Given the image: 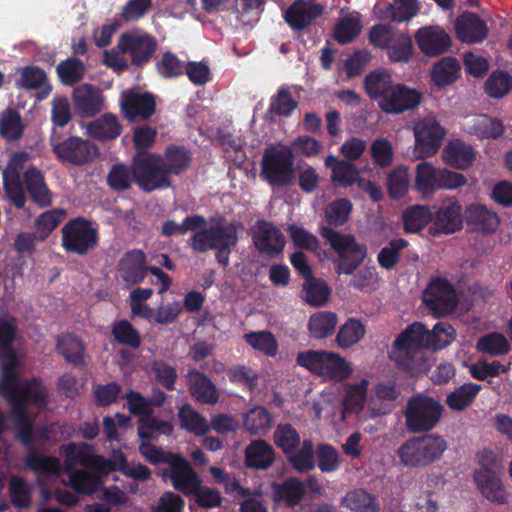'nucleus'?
<instances>
[{"label": "nucleus", "mask_w": 512, "mask_h": 512, "mask_svg": "<svg viewBox=\"0 0 512 512\" xmlns=\"http://www.w3.org/2000/svg\"><path fill=\"white\" fill-rule=\"evenodd\" d=\"M62 451L69 484L80 493L92 494L102 484V476L116 470L123 472L128 465L121 450H114L110 459L95 454L93 448L85 443L68 444Z\"/></svg>", "instance_id": "f257e3e1"}, {"label": "nucleus", "mask_w": 512, "mask_h": 512, "mask_svg": "<svg viewBox=\"0 0 512 512\" xmlns=\"http://www.w3.org/2000/svg\"><path fill=\"white\" fill-rule=\"evenodd\" d=\"M17 384L22 393L18 399H12L6 393L1 372L0 390L12 403L13 412L11 420L5 419L0 413V433L4 429L12 428L24 444H29L33 435L30 405L34 404L37 408H43L46 405L47 392L45 387L37 381L20 383L17 379Z\"/></svg>", "instance_id": "f03ea898"}, {"label": "nucleus", "mask_w": 512, "mask_h": 512, "mask_svg": "<svg viewBox=\"0 0 512 512\" xmlns=\"http://www.w3.org/2000/svg\"><path fill=\"white\" fill-rule=\"evenodd\" d=\"M161 167L157 155H138L134 158L132 168L123 164L114 165L107 176L108 185L114 190H126L136 182L145 191H153L170 185L163 172H155Z\"/></svg>", "instance_id": "7ed1b4c3"}, {"label": "nucleus", "mask_w": 512, "mask_h": 512, "mask_svg": "<svg viewBox=\"0 0 512 512\" xmlns=\"http://www.w3.org/2000/svg\"><path fill=\"white\" fill-rule=\"evenodd\" d=\"M242 230L243 226L238 222H229L221 217H211L208 220L204 218L203 225L192 235L190 245L198 252L218 249V261L228 265V254L236 245Z\"/></svg>", "instance_id": "20e7f679"}, {"label": "nucleus", "mask_w": 512, "mask_h": 512, "mask_svg": "<svg viewBox=\"0 0 512 512\" xmlns=\"http://www.w3.org/2000/svg\"><path fill=\"white\" fill-rule=\"evenodd\" d=\"M447 448L448 444L442 436H416L409 438L398 448L397 456L405 467H427L440 460Z\"/></svg>", "instance_id": "39448f33"}, {"label": "nucleus", "mask_w": 512, "mask_h": 512, "mask_svg": "<svg viewBox=\"0 0 512 512\" xmlns=\"http://www.w3.org/2000/svg\"><path fill=\"white\" fill-rule=\"evenodd\" d=\"M297 363L317 376L336 382H343L353 374L352 363L333 351H304L298 354Z\"/></svg>", "instance_id": "423d86ee"}, {"label": "nucleus", "mask_w": 512, "mask_h": 512, "mask_svg": "<svg viewBox=\"0 0 512 512\" xmlns=\"http://www.w3.org/2000/svg\"><path fill=\"white\" fill-rule=\"evenodd\" d=\"M16 338L15 320L9 316L0 317V364L6 393L12 399H18L22 393L17 384L16 370L21 365V358L12 350Z\"/></svg>", "instance_id": "0eeeda50"}, {"label": "nucleus", "mask_w": 512, "mask_h": 512, "mask_svg": "<svg viewBox=\"0 0 512 512\" xmlns=\"http://www.w3.org/2000/svg\"><path fill=\"white\" fill-rule=\"evenodd\" d=\"M320 234L338 256L335 262L338 273L350 275L364 261L367 255V247L358 243L354 236L340 233L328 227H322Z\"/></svg>", "instance_id": "6e6552de"}, {"label": "nucleus", "mask_w": 512, "mask_h": 512, "mask_svg": "<svg viewBox=\"0 0 512 512\" xmlns=\"http://www.w3.org/2000/svg\"><path fill=\"white\" fill-rule=\"evenodd\" d=\"M443 406L439 401L425 395H416L408 400L405 408V424L413 433L433 429L439 422Z\"/></svg>", "instance_id": "1a4fd4ad"}, {"label": "nucleus", "mask_w": 512, "mask_h": 512, "mask_svg": "<svg viewBox=\"0 0 512 512\" xmlns=\"http://www.w3.org/2000/svg\"><path fill=\"white\" fill-rule=\"evenodd\" d=\"M261 175L272 185H286L294 179L293 154L289 147L266 150Z\"/></svg>", "instance_id": "9d476101"}, {"label": "nucleus", "mask_w": 512, "mask_h": 512, "mask_svg": "<svg viewBox=\"0 0 512 512\" xmlns=\"http://www.w3.org/2000/svg\"><path fill=\"white\" fill-rule=\"evenodd\" d=\"M444 135V128L433 115L420 119L414 126V157L425 159L434 156L442 144Z\"/></svg>", "instance_id": "9b49d317"}, {"label": "nucleus", "mask_w": 512, "mask_h": 512, "mask_svg": "<svg viewBox=\"0 0 512 512\" xmlns=\"http://www.w3.org/2000/svg\"><path fill=\"white\" fill-rule=\"evenodd\" d=\"M165 482L186 496L192 495L201 484V480L189 462L179 454H170L168 464L161 472Z\"/></svg>", "instance_id": "f8f14e48"}, {"label": "nucleus", "mask_w": 512, "mask_h": 512, "mask_svg": "<svg viewBox=\"0 0 512 512\" xmlns=\"http://www.w3.org/2000/svg\"><path fill=\"white\" fill-rule=\"evenodd\" d=\"M422 347H428L427 328L420 322H414L398 335L389 355L396 363L408 366L411 354Z\"/></svg>", "instance_id": "ddd939ff"}, {"label": "nucleus", "mask_w": 512, "mask_h": 512, "mask_svg": "<svg viewBox=\"0 0 512 512\" xmlns=\"http://www.w3.org/2000/svg\"><path fill=\"white\" fill-rule=\"evenodd\" d=\"M173 431V426L166 421L158 419H142L138 427V435L141 440L140 452L152 464L166 463L171 453H165L162 450L150 445L149 441L157 440V433L169 435Z\"/></svg>", "instance_id": "4468645a"}, {"label": "nucleus", "mask_w": 512, "mask_h": 512, "mask_svg": "<svg viewBox=\"0 0 512 512\" xmlns=\"http://www.w3.org/2000/svg\"><path fill=\"white\" fill-rule=\"evenodd\" d=\"M96 229L82 218L70 220L62 229L63 246L67 251L83 254L96 245Z\"/></svg>", "instance_id": "2eb2a0df"}, {"label": "nucleus", "mask_w": 512, "mask_h": 512, "mask_svg": "<svg viewBox=\"0 0 512 512\" xmlns=\"http://www.w3.org/2000/svg\"><path fill=\"white\" fill-rule=\"evenodd\" d=\"M424 302L438 314L451 312L457 304V296L452 285L444 278H434L424 292Z\"/></svg>", "instance_id": "dca6fc26"}, {"label": "nucleus", "mask_w": 512, "mask_h": 512, "mask_svg": "<svg viewBox=\"0 0 512 512\" xmlns=\"http://www.w3.org/2000/svg\"><path fill=\"white\" fill-rule=\"evenodd\" d=\"M422 94L413 87L395 83L388 95L380 102L379 108L387 114H401L420 105Z\"/></svg>", "instance_id": "f3484780"}, {"label": "nucleus", "mask_w": 512, "mask_h": 512, "mask_svg": "<svg viewBox=\"0 0 512 512\" xmlns=\"http://www.w3.org/2000/svg\"><path fill=\"white\" fill-rule=\"evenodd\" d=\"M59 159L75 165H82L98 156L95 144L79 137H70L54 147Z\"/></svg>", "instance_id": "a211bd4d"}, {"label": "nucleus", "mask_w": 512, "mask_h": 512, "mask_svg": "<svg viewBox=\"0 0 512 512\" xmlns=\"http://www.w3.org/2000/svg\"><path fill=\"white\" fill-rule=\"evenodd\" d=\"M27 153L14 154L3 172L4 187L9 199L15 206L21 208L24 206L26 197L20 180V171L23 165L28 161Z\"/></svg>", "instance_id": "6ab92c4d"}, {"label": "nucleus", "mask_w": 512, "mask_h": 512, "mask_svg": "<svg viewBox=\"0 0 512 512\" xmlns=\"http://www.w3.org/2000/svg\"><path fill=\"white\" fill-rule=\"evenodd\" d=\"M253 241L257 250L268 256L280 254L286 243L280 230L266 221H259L254 226Z\"/></svg>", "instance_id": "aec40b11"}, {"label": "nucleus", "mask_w": 512, "mask_h": 512, "mask_svg": "<svg viewBox=\"0 0 512 512\" xmlns=\"http://www.w3.org/2000/svg\"><path fill=\"white\" fill-rule=\"evenodd\" d=\"M418 48L428 57L438 56L448 50L451 39L439 26H425L415 33Z\"/></svg>", "instance_id": "412c9836"}, {"label": "nucleus", "mask_w": 512, "mask_h": 512, "mask_svg": "<svg viewBox=\"0 0 512 512\" xmlns=\"http://www.w3.org/2000/svg\"><path fill=\"white\" fill-rule=\"evenodd\" d=\"M462 227V208L455 199L442 202L439 209L432 214V233H453Z\"/></svg>", "instance_id": "4be33fe9"}, {"label": "nucleus", "mask_w": 512, "mask_h": 512, "mask_svg": "<svg viewBox=\"0 0 512 512\" xmlns=\"http://www.w3.org/2000/svg\"><path fill=\"white\" fill-rule=\"evenodd\" d=\"M118 48L129 52L135 64H141L151 57L155 50V41L149 35L135 30L120 37Z\"/></svg>", "instance_id": "5701e85b"}, {"label": "nucleus", "mask_w": 512, "mask_h": 512, "mask_svg": "<svg viewBox=\"0 0 512 512\" xmlns=\"http://www.w3.org/2000/svg\"><path fill=\"white\" fill-rule=\"evenodd\" d=\"M120 103L124 115L130 120L136 117L146 119L155 112V100L149 93L125 90L121 94Z\"/></svg>", "instance_id": "b1692460"}, {"label": "nucleus", "mask_w": 512, "mask_h": 512, "mask_svg": "<svg viewBox=\"0 0 512 512\" xmlns=\"http://www.w3.org/2000/svg\"><path fill=\"white\" fill-rule=\"evenodd\" d=\"M399 395L400 391L393 381L385 380L378 382L371 390L368 400L371 416L376 417L389 413Z\"/></svg>", "instance_id": "393cba45"}, {"label": "nucleus", "mask_w": 512, "mask_h": 512, "mask_svg": "<svg viewBox=\"0 0 512 512\" xmlns=\"http://www.w3.org/2000/svg\"><path fill=\"white\" fill-rule=\"evenodd\" d=\"M462 127L468 134L475 135L481 139H495L504 133L502 121L486 114L465 117Z\"/></svg>", "instance_id": "a878e982"}, {"label": "nucleus", "mask_w": 512, "mask_h": 512, "mask_svg": "<svg viewBox=\"0 0 512 512\" xmlns=\"http://www.w3.org/2000/svg\"><path fill=\"white\" fill-rule=\"evenodd\" d=\"M324 165L331 170V181L337 187L358 185L362 179L360 169L355 164L333 154L325 158Z\"/></svg>", "instance_id": "bb28decb"}, {"label": "nucleus", "mask_w": 512, "mask_h": 512, "mask_svg": "<svg viewBox=\"0 0 512 512\" xmlns=\"http://www.w3.org/2000/svg\"><path fill=\"white\" fill-rule=\"evenodd\" d=\"M474 480L482 495L490 502L505 505L510 493L495 472H475Z\"/></svg>", "instance_id": "cd10ccee"}, {"label": "nucleus", "mask_w": 512, "mask_h": 512, "mask_svg": "<svg viewBox=\"0 0 512 512\" xmlns=\"http://www.w3.org/2000/svg\"><path fill=\"white\" fill-rule=\"evenodd\" d=\"M75 109L83 116L91 117L100 112L104 106V98L99 89L90 85H82L74 90Z\"/></svg>", "instance_id": "c85d7f7f"}, {"label": "nucleus", "mask_w": 512, "mask_h": 512, "mask_svg": "<svg viewBox=\"0 0 512 512\" xmlns=\"http://www.w3.org/2000/svg\"><path fill=\"white\" fill-rule=\"evenodd\" d=\"M271 489L273 501L284 503L288 507L298 505L306 493L305 485L296 477H290L281 483H273Z\"/></svg>", "instance_id": "c756f323"}, {"label": "nucleus", "mask_w": 512, "mask_h": 512, "mask_svg": "<svg viewBox=\"0 0 512 512\" xmlns=\"http://www.w3.org/2000/svg\"><path fill=\"white\" fill-rule=\"evenodd\" d=\"M149 268L145 265V255L140 250L128 252L119 263V276L127 284L141 282Z\"/></svg>", "instance_id": "7c9ffc66"}, {"label": "nucleus", "mask_w": 512, "mask_h": 512, "mask_svg": "<svg viewBox=\"0 0 512 512\" xmlns=\"http://www.w3.org/2000/svg\"><path fill=\"white\" fill-rule=\"evenodd\" d=\"M338 326V316L335 312L322 310L312 313L307 320L309 336L322 340L332 336Z\"/></svg>", "instance_id": "2f4dec72"}, {"label": "nucleus", "mask_w": 512, "mask_h": 512, "mask_svg": "<svg viewBox=\"0 0 512 512\" xmlns=\"http://www.w3.org/2000/svg\"><path fill=\"white\" fill-rule=\"evenodd\" d=\"M460 73L459 62L453 57H444L432 66L429 76L435 87L443 89L454 84L459 79Z\"/></svg>", "instance_id": "473e14b6"}, {"label": "nucleus", "mask_w": 512, "mask_h": 512, "mask_svg": "<svg viewBox=\"0 0 512 512\" xmlns=\"http://www.w3.org/2000/svg\"><path fill=\"white\" fill-rule=\"evenodd\" d=\"M456 32L461 41L480 42L487 36L486 24L473 13H464L456 21Z\"/></svg>", "instance_id": "72a5a7b5"}, {"label": "nucleus", "mask_w": 512, "mask_h": 512, "mask_svg": "<svg viewBox=\"0 0 512 512\" xmlns=\"http://www.w3.org/2000/svg\"><path fill=\"white\" fill-rule=\"evenodd\" d=\"M322 13L320 5L298 0L285 12L286 22L294 29H302Z\"/></svg>", "instance_id": "f704fd0d"}, {"label": "nucleus", "mask_w": 512, "mask_h": 512, "mask_svg": "<svg viewBox=\"0 0 512 512\" xmlns=\"http://www.w3.org/2000/svg\"><path fill=\"white\" fill-rule=\"evenodd\" d=\"M245 465L253 469H267L275 460L273 447L264 440H254L245 448Z\"/></svg>", "instance_id": "c9c22d12"}, {"label": "nucleus", "mask_w": 512, "mask_h": 512, "mask_svg": "<svg viewBox=\"0 0 512 512\" xmlns=\"http://www.w3.org/2000/svg\"><path fill=\"white\" fill-rule=\"evenodd\" d=\"M475 158L473 148L460 141H450L442 151V159L448 165L455 169L468 168Z\"/></svg>", "instance_id": "e433bc0d"}, {"label": "nucleus", "mask_w": 512, "mask_h": 512, "mask_svg": "<svg viewBox=\"0 0 512 512\" xmlns=\"http://www.w3.org/2000/svg\"><path fill=\"white\" fill-rule=\"evenodd\" d=\"M439 167L421 162L415 169V189L424 197H431L439 189Z\"/></svg>", "instance_id": "4c0bfd02"}, {"label": "nucleus", "mask_w": 512, "mask_h": 512, "mask_svg": "<svg viewBox=\"0 0 512 512\" xmlns=\"http://www.w3.org/2000/svg\"><path fill=\"white\" fill-rule=\"evenodd\" d=\"M364 85L367 94L370 98L377 101L379 106L380 102L388 95L395 83L387 70L377 69L367 74Z\"/></svg>", "instance_id": "58836bf2"}, {"label": "nucleus", "mask_w": 512, "mask_h": 512, "mask_svg": "<svg viewBox=\"0 0 512 512\" xmlns=\"http://www.w3.org/2000/svg\"><path fill=\"white\" fill-rule=\"evenodd\" d=\"M122 131L118 118L113 114H104L100 118L90 122L86 127L88 136L97 140H112L117 138Z\"/></svg>", "instance_id": "ea45409f"}, {"label": "nucleus", "mask_w": 512, "mask_h": 512, "mask_svg": "<svg viewBox=\"0 0 512 512\" xmlns=\"http://www.w3.org/2000/svg\"><path fill=\"white\" fill-rule=\"evenodd\" d=\"M366 334L365 324L357 318H348L338 329L336 344L341 349H349L359 343Z\"/></svg>", "instance_id": "a19ab883"}, {"label": "nucleus", "mask_w": 512, "mask_h": 512, "mask_svg": "<svg viewBox=\"0 0 512 512\" xmlns=\"http://www.w3.org/2000/svg\"><path fill=\"white\" fill-rule=\"evenodd\" d=\"M467 221L475 230L492 233L499 226L498 216L483 205H471L467 209Z\"/></svg>", "instance_id": "79ce46f5"}, {"label": "nucleus", "mask_w": 512, "mask_h": 512, "mask_svg": "<svg viewBox=\"0 0 512 512\" xmlns=\"http://www.w3.org/2000/svg\"><path fill=\"white\" fill-rule=\"evenodd\" d=\"M341 508L346 512H378L379 504L368 492L354 489L342 498Z\"/></svg>", "instance_id": "37998d69"}, {"label": "nucleus", "mask_w": 512, "mask_h": 512, "mask_svg": "<svg viewBox=\"0 0 512 512\" xmlns=\"http://www.w3.org/2000/svg\"><path fill=\"white\" fill-rule=\"evenodd\" d=\"M190 390L195 399L205 404H214L218 400L216 389L212 382L197 371L188 373Z\"/></svg>", "instance_id": "c03bdc74"}, {"label": "nucleus", "mask_w": 512, "mask_h": 512, "mask_svg": "<svg viewBox=\"0 0 512 512\" xmlns=\"http://www.w3.org/2000/svg\"><path fill=\"white\" fill-rule=\"evenodd\" d=\"M368 386L369 380L366 378L345 386V395L342 399L344 412L358 413L363 409L367 399Z\"/></svg>", "instance_id": "a18cd8bd"}, {"label": "nucleus", "mask_w": 512, "mask_h": 512, "mask_svg": "<svg viewBox=\"0 0 512 512\" xmlns=\"http://www.w3.org/2000/svg\"><path fill=\"white\" fill-rule=\"evenodd\" d=\"M330 289L325 281L308 278L304 281L301 297L313 307L325 306L329 301Z\"/></svg>", "instance_id": "49530a36"}, {"label": "nucleus", "mask_w": 512, "mask_h": 512, "mask_svg": "<svg viewBox=\"0 0 512 512\" xmlns=\"http://www.w3.org/2000/svg\"><path fill=\"white\" fill-rule=\"evenodd\" d=\"M25 182L34 202L41 206L51 204V193L44 182L42 174L38 170L34 168L28 169L25 172Z\"/></svg>", "instance_id": "de8ad7c7"}, {"label": "nucleus", "mask_w": 512, "mask_h": 512, "mask_svg": "<svg viewBox=\"0 0 512 512\" xmlns=\"http://www.w3.org/2000/svg\"><path fill=\"white\" fill-rule=\"evenodd\" d=\"M178 417L180 427L196 436H202L210 429L206 419L188 404L182 405L179 408Z\"/></svg>", "instance_id": "09e8293b"}, {"label": "nucleus", "mask_w": 512, "mask_h": 512, "mask_svg": "<svg viewBox=\"0 0 512 512\" xmlns=\"http://www.w3.org/2000/svg\"><path fill=\"white\" fill-rule=\"evenodd\" d=\"M17 85L27 89H42L39 99L45 98L51 90L47 82L46 73L37 67L22 68L20 70V77L17 80Z\"/></svg>", "instance_id": "8fccbe9b"}, {"label": "nucleus", "mask_w": 512, "mask_h": 512, "mask_svg": "<svg viewBox=\"0 0 512 512\" xmlns=\"http://www.w3.org/2000/svg\"><path fill=\"white\" fill-rule=\"evenodd\" d=\"M161 161V167L155 172H163L169 181V174H178L185 170L190 163V156L185 149L181 148H169L166 151V160L164 161L161 157L157 156Z\"/></svg>", "instance_id": "3c124183"}, {"label": "nucleus", "mask_w": 512, "mask_h": 512, "mask_svg": "<svg viewBox=\"0 0 512 512\" xmlns=\"http://www.w3.org/2000/svg\"><path fill=\"white\" fill-rule=\"evenodd\" d=\"M476 349L490 356H501L509 352L510 343L504 334L500 332H490L478 339Z\"/></svg>", "instance_id": "603ef678"}, {"label": "nucleus", "mask_w": 512, "mask_h": 512, "mask_svg": "<svg viewBox=\"0 0 512 512\" xmlns=\"http://www.w3.org/2000/svg\"><path fill=\"white\" fill-rule=\"evenodd\" d=\"M480 390L478 384L464 383L447 396L446 403L450 409L462 411L473 402Z\"/></svg>", "instance_id": "864d4df0"}, {"label": "nucleus", "mask_w": 512, "mask_h": 512, "mask_svg": "<svg viewBox=\"0 0 512 512\" xmlns=\"http://www.w3.org/2000/svg\"><path fill=\"white\" fill-rule=\"evenodd\" d=\"M243 425L253 435L266 434L272 425V419L263 407H255L243 416Z\"/></svg>", "instance_id": "5fc2aeb1"}, {"label": "nucleus", "mask_w": 512, "mask_h": 512, "mask_svg": "<svg viewBox=\"0 0 512 512\" xmlns=\"http://www.w3.org/2000/svg\"><path fill=\"white\" fill-rule=\"evenodd\" d=\"M244 339L254 350L266 356L274 357L278 353V341L269 331L246 333Z\"/></svg>", "instance_id": "6e6d98bb"}, {"label": "nucleus", "mask_w": 512, "mask_h": 512, "mask_svg": "<svg viewBox=\"0 0 512 512\" xmlns=\"http://www.w3.org/2000/svg\"><path fill=\"white\" fill-rule=\"evenodd\" d=\"M361 29L359 13H349L343 16L335 26V39L341 44L349 43L360 33Z\"/></svg>", "instance_id": "4d7b16f0"}, {"label": "nucleus", "mask_w": 512, "mask_h": 512, "mask_svg": "<svg viewBox=\"0 0 512 512\" xmlns=\"http://www.w3.org/2000/svg\"><path fill=\"white\" fill-rule=\"evenodd\" d=\"M402 219L404 229L409 233H416L429 222L432 223V213L428 207L416 205L405 210Z\"/></svg>", "instance_id": "13d9d810"}, {"label": "nucleus", "mask_w": 512, "mask_h": 512, "mask_svg": "<svg viewBox=\"0 0 512 512\" xmlns=\"http://www.w3.org/2000/svg\"><path fill=\"white\" fill-rule=\"evenodd\" d=\"M410 180L411 175L408 167L400 165L394 168L387 178L389 195L395 199L402 198L409 191Z\"/></svg>", "instance_id": "bf43d9fd"}, {"label": "nucleus", "mask_w": 512, "mask_h": 512, "mask_svg": "<svg viewBox=\"0 0 512 512\" xmlns=\"http://www.w3.org/2000/svg\"><path fill=\"white\" fill-rule=\"evenodd\" d=\"M292 467L298 472H307L315 467V453L312 441L304 440L297 451L287 454Z\"/></svg>", "instance_id": "052dcab7"}, {"label": "nucleus", "mask_w": 512, "mask_h": 512, "mask_svg": "<svg viewBox=\"0 0 512 512\" xmlns=\"http://www.w3.org/2000/svg\"><path fill=\"white\" fill-rule=\"evenodd\" d=\"M66 215L63 209H52L39 215L34 225L36 237L40 240L46 239L65 219Z\"/></svg>", "instance_id": "680f3d73"}, {"label": "nucleus", "mask_w": 512, "mask_h": 512, "mask_svg": "<svg viewBox=\"0 0 512 512\" xmlns=\"http://www.w3.org/2000/svg\"><path fill=\"white\" fill-rule=\"evenodd\" d=\"M387 53L389 59L393 62L406 63L410 61L414 53L411 38L405 34L398 33L387 47Z\"/></svg>", "instance_id": "e2e57ef3"}, {"label": "nucleus", "mask_w": 512, "mask_h": 512, "mask_svg": "<svg viewBox=\"0 0 512 512\" xmlns=\"http://www.w3.org/2000/svg\"><path fill=\"white\" fill-rule=\"evenodd\" d=\"M25 465L38 475H53L61 471L60 463L56 458L33 452L27 455Z\"/></svg>", "instance_id": "0e129e2a"}, {"label": "nucleus", "mask_w": 512, "mask_h": 512, "mask_svg": "<svg viewBox=\"0 0 512 512\" xmlns=\"http://www.w3.org/2000/svg\"><path fill=\"white\" fill-rule=\"evenodd\" d=\"M456 337L454 328L445 322L437 323L432 331L427 329L428 348L443 349L450 345Z\"/></svg>", "instance_id": "69168bd1"}, {"label": "nucleus", "mask_w": 512, "mask_h": 512, "mask_svg": "<svg viewBox=\"0 0 512 512\" xmlns=\"http://www.w3.org/2000/svg\"><path fill=\"white\" fill-rule=\"evenodd\" d=\"M512 90V75L494 71L485 83V91L493 98H502Z\"/></svg>", "instance_id": "338daca9"}, {"label": "nucleus", "mask_w": 512, "mask_h": 512, "mask_svg": "<svg viewBox=\"0 0 512 512\" xmlns=\"http://www.w3.org/2000/svg\"><path fill=\"white\" fill-rule=\"evenodd\" d=\"M274 443L287 455L300 444V436L291 425L280 424L274 431Z\"/></svg>", "instance_id": "774afa93"}]
</instances>
